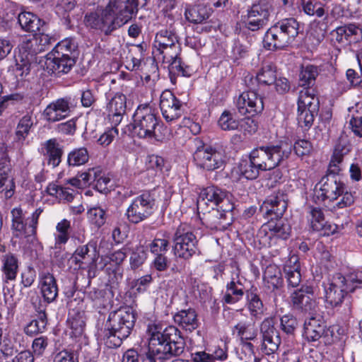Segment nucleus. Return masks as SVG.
<instances>
[{
    "instance_id": "7c9ffc66",
    "label": "nucleus",
    "mask_w": 362,
    "mask_h": 362,
    "mask_svg": "<svg viewBox=\"0 0 362 362\" xmlns=\"http://www.w3.org/2000/svg\"><path fill=\"white\" fill-rule=\"evenodd\" d=\"M29 38L26 37V43H30L31 45H49L51 44L56 43L55 45H74L76 42L72 37L66 38L62 42H58V38L56 35H49L45 33H37L31 34L28 35Z\"/></svg>"
},
{
    "instance_id": "052dcab7",
    "label": "nucleus",
    "mask_w": 362,
    "mask_h": 362,
    "mask_svg": "<svg viewBox=\"0 0 362 362\" xmlns=\"http://www.w3.org/2000/svg\"><path fill=\"white\" fill-rule=\"evenodd\" d=\"M156 42L158 45H175L177 43L180 44L177 36L167 30H161L156 35Z\"/></svg>"
},
{
    "instance_id": "4d7b16f0",
    "label": "nucleus",
    "mask_w": 362,
    "mask_h": 362,
    "mask_svg": "<svg viewBox=\"0 0 362 362\" xmlns=\"http://www.w3.org/2000/svg\"><path fill=\"white\" fill-rule=\"evenodd\" d=\"M303 10L308 16H317L319 18L325 15V10L318 0H302Z\"/></svg>"
},
{
    "instance_id": "37998d69",
    "label": "nucleus",
    "mask_w": 362,
    "mask_h": 362,
    "mask_svg": "<svg viewBox=\"0 0 362 362\" xmlns=\"http://www.w3.org/2000/svg\"><path fill=\"white\" fill-rule=\"evenodd\" d=\"M33 125L32 117L29 115H24L17 124L15 131L14 141L23 144L28 136Z\"/></svg>"
},
{
    "instance_id": "4468645a",
    "label": "nucleus",
    "mask_w": 362,
    "mask_h": 362,
    "mask_svg": "<svg viewBox=\"0 0 362 362\" xmlns=\"http://www.w3.org/2000/svg\"><path fill=\"white\" fill-rule=\"evenodd\" d=\"M272 6L267 0H259L248 11L246 26L252 31L264 27L269 22Z\"/></svg>"
},
{
    "instance_id": "9d476101",
    "label": "nucleus",
    "mask_w": 362,
    "mask_h": 362,
    "mask_svg": "<svg viewBox=\"0 0 362 362\" xmlns=\"http://www.w3.org/2000/svg\"><path fill=\"white\" fill-rule=\"evenodd\" d=\"M344 189V184L337 180L334 175L323 177L316 185L313 199L316 203L329 204L338 200L340 193Z\"/></svg>"
},
{
    "instance_id": "4be33fe9",
    "label": "nucleus",
    "mask_w": 362,
    "mask_h": 362,
    "mask_svg": "<svg viewBox=\"0 0 362 362\" xmlns=\"http://www.w3.org/2000/svg\"><path fill=\"white\" fill-rule=\"evenodd\" d=\"M308 220L313 230L320 232L322 235L329 236L337 230V226L325 220L322 210L319 207H312L309 212Z\"/></svg>"
},
{
    "instance_id": "13d9d810",
    "label": "nucleus",
    "mask_w": 362,
    "mask_h": 362,
    "mask_svg": "<svg viewBox=\"0 0 362 362\" xmlns=\"http://www.w3.org/2000/svg\"><path fill=\"white\" fill-rule=\"evenodd\" d=\"M87 216L89 221L98 228L103 226L106 221L105 211L100 206L90 207Z\"/></svg>"
},
{
    "instance_id": "5701e85b",
    "label": "nucleus",
    "mask_w": 362,
    "mask_h": 362,
    "mask_svg": "<svg viewBox=\"0 0 362 362\" xmlns=\"http://www.w3.org/2000/svg\"><path fill=\"white\" fill-rule=\"evenodd\" d=\"M12 225L11 229L15 237L18 238H25L33 236L35 233L34 226L30 223L28 225L24 218L23 210L16 207L11 211Z\"/></svg>"
},
{
    "instance_id": "f704fd0d",
    "label": "nucleus",
    "mask_w": 362,
    "mask_h": 362,
    "mask_svg": "<svg viewBox=\"0 0 362 362\" xmlns=\"http://www.w3.org/2000/svg\"><path fill=\"white\" fill-rule=\"evenodd\" d=\"M318 107L319 100L316 95V90L313 88H302L299 92L298 107L317 111Z\"/></svg>"
},
{
    "instance_id": "774afa93",
    "label": "nucleus",
    "mask_w": 362,
    "mask_h": 362,
    "mask_svg": "<svg viewBox=\"0 0 362 362\" xmlns=\"http://www.w3.org/2000/svg\"><path fill=\"white\" fill-rule=\"evenodd\" d=\"M117 135L118 129H117V126H112L99 137L98 143L103 146H107L112 142Z\"/></svg>"
},
{
    "instance_id": "a211bd4d",
    "label": "nucleus",
    "mask_w": 362,
    "mask_h": 362,
    "mask_svg": "<svg viewBox=\"0 0 362 362\" xmlns=\"http://www.w3.org/2000/svg\"><path fill=\"white\" fill-rule=\"evenodd\" d=\"M332 40L334 43L351 45L362 40V29L354 24H349L337 28L331 33Z\"/></svg>"
},
{
    "instance_id": "a878e982",
    "label": "nucleus",
    "mask_w": 362,
    "mask_h": 362,
    "mask_svg": "<svg viewBox=\"0 0 362 362\" xmlns=\"http://www.w3.org/2000/svg\"><path fill=\"white\" fill-rule=\"evenodd\" d=\"M212 12V8L205 4H186L184 14L188 22L200 24L206 22Z\"/></svg>"
},
{
    "instance_id": "c85d7f7f",
    "label": "nucleus",
    "mask_w": 362,
    "mask_h": 362,
    "mask_svg": "<svg viewBox=\"0 0 362 362\" xmlns=\"http://www.w3.org/2000/svg\"><path fill=\"white\" fill-rule=\"evenodd\" d=\"M84 313L83 312L75 311L72 310L69 313L68 321L70 325V336L76 340V343L83 340L86 341L88 339L84 334L85 321Z\"/></svg>"
},
{
    "instance_id": "0eeeda50",
    "label": "nucleus",
    "mask_w": 362,
    "mask_h": 362,
    "mask_svg": "<svg viewBox=\"0 0 362 362\" xmlns=\"http://www.w3.org/2000/svg\"><path fill=\"white\" fill-rule=\"evenodd\" d=\"M154 194L145 191L134 197L126 210L125 216L129 222L137 224L148 218L155 211Z\"/></svg>"
},
{
    "instance_id": "f257e3e1",
    "label": "nucleus",
    "mask_w": 362,
    "mask_h": 362,
    "mask_svg": "<svg viewBox=\"0 0 362 362\" xmlns=\"http://www.w3.org/2000/svg\"><path fill=\"white\" fill-rule=\"evenodd\" d=\"M287 208L286 196L282 192H278L276 194L270 196L262 206V210L266 209L267 215L274 214L276 218H271L264 223L261 230L265 233L269 238L287 239L291 233V226L288 223L280 218Z\"/></svg>"
},
{
    "instance_id": "393cba45",
    "label": "nucleus",
    "mask_w": 362,
    "mask_h": 362,
    "mask_svg": "<svg viewBox=\"0 0 362 362\" xmlns=\"http://www.w3.org/2000/svg\"><path fill=\"white\" fill-rule=\"evenodd\" d=\"M75 59L68 54H62V57H52L49 54L46 59L47 69L56 76L67 74L75 64Z\"/></svg>"
},
{
    "instance_id": "bf43d9fd",
    "label": "nucleus",
    "mask_w": 362,
    "mask_h": 362,
    "mask_svg": "<svg viewBox=\"0 0 362 362\" xmlns=\"http://www.w3.org/2000/svg\"><path fill=\"white\" fill-rule=\"evenodd\" d=\"M317 112L298 107V123L299 126L305 129L310 128L314 122L315 115Z\"/></svg>"
},
{
    "instance_id": "69168bd1",
    "label": "nucleus",
    "mask_w": 362,
    "mask_h": 362,
    "mask_svg": "<svg viewBox=\"0 0 362 362\" xmlns=\"http://www.w3.org/2000/svg\"><path fill=\"white\" fill-rule=\"evenodd\" d=\"M100 173V170L98 168H89L87 171L78 174V176L79 177L83 187H86L92 182H94L98 176V173Z\"/></svg>"
},
{
    "instance_id": "aec40b11",
    "label": "nucleus",
    "mask_w": 362,
    "mask_h": 362,
    "mask_svg": "<svg viewBox=\"0 0 362 362\" xmlns=\"http://www.w3.org/2000/svg\"><path fill=\"white\" fill-rule=\"evenodd\" d=\"M127 110V98L122 93H116L106 105L107 117L112 126H118L122 121Z\"/></svg>"
},
{
    "instance_id": "ddd939ff",
    "label": "nucleus",
    "mask_w": 362,
    "mask_h": 362,
    "mask_svg": "<svg viewBox=\"0 0 362 362\" xmlns=\"http://www.w3.org/2000/svg\"><path fill=\"white\" fill-rule=\"evenodd\" d=\"M315 289L313 286L303 285L291 295L293 308L303 313L315 314L317 312L318 304L316 300Z\"/></svg>"
},
{
    "instance_id": "4c0bfd02",
    "label": "nucleus",
    "mask_w": 362,
    "mask_h": 362,
    "mask_svg": "<svg viewBox=\"0 0 362 362\" xmlns=\"http://www.w3.org/2000/svg\"><path fill=\"white\" fill-rule=\"evenodd\" d=\"M18 21L23 30L32 34L39 31L43 24L42 20L31 12H21L18 15Z\"/></svg>"
},
{
    "instance_id": "2f4dec72",
    "label": "nucleus",
    "mask_w": 362,
    "mask_h": 362,
    "mask_svg": "<svg viewBox=\"0 0 362 362\" xmlns=\"http://www.w3.org/2000/svg\"><path fill=\"white\" fill-rule=\"evenodd\" d=\"M44 155L47 158V163L55 168L62 161L63 148L56 139L46 141L43 144Z\"/></svg>"
},
{
    "instance_id": "864d4df0",
    "label": "nucleus",
    "mask_w": 362,
    "mask_h": 362,
    "mask_svg": "<svg viewBox=\"0 0 362 362\" xmlns=\"http://www.w3.org/2000/svg\"><path fill=\"white\" fill-rule=\"evenodd\" d=\"M219 127L223 131H233L238 129L240 126V120L235 113L225 110L221 115L218 121Z\"/></svg>"
},
{
    "instance_id": "2eb2a0df",
    "label": "nucleus",
    "mask_w": 362,
    "mask_h": 362,
    "mask_svg": "<svg viewBox=\"0 0 362 362\" xmlns=\"http://www.w3.org/2000/svg\"><path fill=\"white\" fill-rule=\"evenodd\" d=\"M160 109L166 122L179 119L183 114V103L170 90H165L160 96Z\"/></svg>"
},
{
    "instance_id": "c9c22d12",
    "label": "nucleus",
    "mask_w": 362,
    "mask_h": 362,
    "mask_svg": "<svg viewBox=\"0 0 362 362\" xmlns=\"http://www.w3.org/2000/svg\"><path fill=\"white\" fill-rule=\"evenodd\" d=\"M90 250H92L94 253L96 252L95 242L90 241L86 245L78 247L74 251L72 255V259L78 264L80 268H83V264H90L94 260L95 254H94V257H90V255H89Z\"/></svg>"
},
{
    "instance_id": "338daca9",
    "label": "nucleus",
    "mask_w": 362,
    "mask_h": 362,
    "mask_svg": "<svg viewBox=\"0 0 362 362\" xmlns=\"http://www.w3.org/2000/svg\"><path fill=\"white\" fill-rule=\"evenodd\" d=\"M337 201L332 206L334 209H344L348 206H350L354 202V197L351 192L345 191L344 189L343 192L340 193L338 197Z\"/></svg>"
},
{
    "instance_id": "412c9836",
    "label": "nucleus",
    "mask_w": 362,
    "mask_h": 362,
    "mask_svg": "<svg viewBox=\"0 0 362 362\" xmlns=\"http://www.w3.org/2000/svg\"><path fill=\"white\" fill-rule=\"evenodd\" d=\"M231 279L226 285V291L223 300L228 304H234L240 300L244 296V286L239 275L240 269L238 267H232Z\"/></svg>"
},
{
    "instance_id": "b1692460",
    "label": "nucleus",
    "mask_w": 362,
    "mask_h": 362,
    "mask_svg": "<svg viewBox=\"0 0 362 362\" xmlns=\"http://www.w3.org/2000/svg\"><path fill=\"white\" fill-rule=\"evenodd\" d=\"M86 21L88 26L101 30L106 33L117 28L107 6L101 11L86 16Z\"/></svg>"
},
{
    "instance_id": "473e14b6",
    "label": "nucleus",
    "mask_w": 362,
    "mask_h": 362,
    "mask_svg": "<svg viewBox=\"0 0 362 362\" xmlns=\"http://www.w3.org/2000/svg\"><path fill=\"white\" fill-rule=\"evenodd\" d=\"M38 300L39 303H40V300ZM33 305L38 315L37 319L33 320L24 327L25 333L29 336L43 332L45 330L47 322L44 306L40 304L39 307L37 308L34 303Z\"/></svg>"
},
{
    "instance_id": "49530a36",
    "label": "nucleus",
    "mask_w": 362,
    "mask_h": 362,
    "mask_svg": "<svg viewBox=\"0 0 362 362\" xmlns=\"http://www.w3.org/2000/svg\"><path fill=\"white\" fill-rule=\"evenodd\" d=\"M174 47H155L152 51L153 59L162 61L168 65L177 57H179L180 49L174 50Z\"/></svg>"
},
{
    "instance_id": "dca6fc26",
    "label": "nucleus",
    "mask_w": 362,
    "mask_h": 362,
    "mask_svg": "<svg viewBox=\"0 0 362 362\" xmlns=\"http://www.w3.org/2000/svg\"><path fill=\"white\" fill-rule=\"evenodd\" d=\"M303 335L308 341L330 343L331 332L320 317L312 316L305 321Z\"/></svg>"
},
{
    "instance_id": "603ef678",
    "label": "nucleus",
    "mask_w": 362,
    "mask_h": 362,
    "mask_svg": "<svg viewBox=\"0 0 362 362\" xmlns=\"http://www.w3.org/2000/svg\"><path fill=\"white\" fill-rule=\"evenodd\" d=\"M8 170H0V194L5 199L11 198L15 192L13 179L8 175Z\"/></svg>"
},
{
    "instance_id": "cd10ccee",
    "label": "nucleus",
    "mask_w": 362,
    "mask_h": 362,
    "mask_svg": "<svg viewBox=\"0 0 362 362\" xmlns=\"http://www.w3.org/2000/svg\"><path fill=\"white\" fill-rule=\"evenodd\" d=\"M39 287L44 300L50 303L58 295V287L54 276L49 272H42L40 274Z\"/></svg>"
},
{
    "instance_id": "ea45409f",
    "label": "nucleus",
    "mask_w": 362,
    "mask_h": 362,
    "mask_svg": "<svg viewBox=\"0 0 362 362\" xmlns=\"http://www.w3.org/2000/svg\"><path fill=\"white\" fill-rule=\"evenodd\" d=\"M261 169L257 165L252 157L242 159L237 168L238 173L247 180H255L259 175Z\"/></svg>"
},
{
    "instance_id": "09e8293b",
    "label": "nucleus",
    "mask_w": 362,
    "mask_h": 362,
    "mask_svg": "<svg viewBox=\"0 0 362 362\" xmlns=\"http://www.w3.org/2000/svg\"><path fill=\"white\" fill-rule=\"evenodd\" d=\"M169 246V235L166 233H158L148 245L151 254L153 255L166 254Z\"/></svg>"
},
{
    "instance_id": "72a5a7b5",
    "label": "nucleus",
    "mask_w": 362,
    "mask_h": 362,
    "mask_svg": "<svg viewBox=\"0 0 362 362\" xmlns=\"http://www.w3.org/2000/svg\"><path fill=\"white\" fill-rule=\"evenodd\" d=\"M77 344V358H80L82 362H96L99 356L100 351L98 346L95 344L90 345L88 339L86 341L83 340Z\"/></svg>"
},
{
    "instance_id": "c756f323",
    "label": "nucleus",
    "mask_w": 362,
    "mask_h": 362,
    "mask_svg": "<svg viewBox=\"0 0 362 362\" xmlns=\"http://www.w3.org/2000/svg\"><path fill=\"white\" fill-rule=\"evenodd\" d=\"M173 319L175 322L187 331L192 332L196 329L199 325L197 315L194 310H182L177 313Z\"/></svg>"
},
{
    "instance_id": "c03bdc74",
    "label": "nucleus",
    "mask_w": 362,
    "mask_h": 362,
    "mask_svg": "<svg viewBox=\"0 0 362 362\" xmlns=\"http://www.w3.org/2000/svg\"><path fill=\"white\" fill-rule=\"evenodd\" d=\"M257 80L260 85L270 86L276 78V68L272 63H264L257 73Z\"/></svg>"
},
{
    "instance_id": "bb28decb",
    "label": "nucleus",
    "mask_w": 362,
    "mask_h": 362,
    "mask_svg": "<svg viewBox=\"0 0 362 362\" xmlns=\"http://www.w3.org/2000/svg\"><path fill=\"white\" fill-rule=\"evenodd\" d=\"M0 263L2 281L4 283L15 281L19 269L17 256L11 252L4 254L0 257Z\"/></svg>"
},
{
    "instance_id": "680f3d73",
    "label": "nucleus",
    "mask_w": 362,
    "mask_h": 362,
    "mask_svg": "<svg viewBox=\"0 0 362 362\" xmlns=\"http://www.w3.org/2000/svg\"><path fill=\"white\" fill-rule=\"evenodd\" d=\"M295 153L299 157L308 156L313 151L312 144L306 139H299L293 144Z\"/></svg>"
},
{
    "instance_id": "de8ad7c7",
    "label": "nucleus",
    "mask_w": 362,
    "mask_h": 362,
    "mask_svg": "<svg viewBox=\"0 0 362 362\" xmlns=\"http://www.w3.org/2000/svg\"><path fill=\"white\" fill-rule=\"evenodd\" d=\"M317 75V66L308 65L303 67L299 75V86L303 88H313Z\"/></svg>"
},
{
    "instance_id": "79ce46f5",
    "label": "nucleus",
    "mask_w": 362,
    "mask_h": 362,
    "mask_svg": "<svg viewBox=\"0 0 362 362\" xmlns=\"http://www.w3.org/2000/svg\"><path fill=\"white\" fill-rule=\"evenodd\" d=\"M169 75L170 81L175 83L176 76L189 77L194 73V69L182 62L180 57H177L169 65Z\"/></svg>"
},
{
    "instance_id": "5fc2aeb1",
    "label": "nucleus",
    "mask_w": 362,
    "mask_h": 362,
    "mask_svg": "<svg viewBox=\"0 0 362 362\" xmlns=\"http://www.w3.org/2000/svg\"><path fill=\"white\" fill-rule=\"evenodd\" d=\"M263 279L269 288H278L282 284L281 272L276 266L267 267L264 271Z\"/></svg>"
},
{
    "instance_id": "a19ab883",
    "label": "nucleus",
    "mask_w": 362,
    "mask_h": 362,
    "mask_svg": "<svg viewBox=\"0 0 362 362\" xmlns=\"http://www.w3.org/2000/svg\"><path fill=\"white\" fill-rule=\"evenodd\" d=\"M284 272L288 286H298L301 281L300 265L297 257H292L284 267Z\"/></svg>"
},
{
    "instance_id": "f8f14e48",
    "label": "nucleus",
    "mask_w": 362,
    "mask_h": 362,
    "mask_svg": "<svg viewBox=\"0 0 362 362\" xmlns=\"http://www.w3.org/2000/svg\"><path fill=\"white\" fill-rule=\"evenodd\" d=\"M325 302L331 307L339 305L346 295L354 291V287L348 284L346 278L340 274L333 276L327 287L325 288Z\"/></svg>"
},
{
    "instance_id": "20e7f679",
    "label": "nucleus",
    "mask_w": 362,
    "mask_h": 362,
    "mask_svg": "<svg viewBox=\"0 0 362 362\" xmlns=\"http://www.w3.org/2000/svg\"><path fill=\"white\" fill-rule=\"evenodd\" d=\"M230 197V194L226 190L216 186H209L201 191L197 206L202 210L205 209V206L206 209L213 210L218 207L215 213L220 215V218H225L226 214L230 212L234 208Z\"/></svg>"
},
{
    "instance_id": "58836bf2",
    "label": "nucleus",
    "mask_w": 362,
    "mask_h": 362,
    "mask_svg": "<svg viewBox=\"0 0 362 362\" xmlns=\"http://www.w3.org/2000/svg\"><path fill=\"white\" fill-rule=\"evenodd\" d=\"M247 308L252 319L259 320L264 315V306L259 296L253 291L247 293Z\"/></svg>"
},
{
    "instance_id": "e2e57ef3",
    "label": "nucleus",
    "mask_w": 362,
    "mask_h": 362,
    "mask_svg": "<svg viewBox=\"0 0 362 362\" xmlns=\"http://www.w3.org/2000/svg\"><path fill=\"white\" fill-rule=\"evenodd\" d=\"M154 60L153 59H147L144 62V66L141 71V77L144 76L146 81L150 80L152 75L158 76V68Z\"/></svg>"
},
{
    "instance_id": "423d86ee",
    "label": "nucleus",
    "mask_w": 362,
    "mask_h": 362,
    "mask_svg": "<svg viewBox=\"0 0 362 362\" xmlns=\"http://www.w3.org/2000/svg\"><path fill=\"white\" fill-rule=\"evenodd\" d=\"M193 144V160L198 168L213 171L223 166L224 159L221 152L204 144L199 138L194 139Z\"/></svg>"
},
{
    "instance_id": "9b49d317",
    "label": "nucleus",
    "mask_w": 362,
    "mask_h": 362,
    "mask_svg": "<svg viewBox=\"0 0 362 362\" xmlns=\"http://www.w3.org/2000/svg\"><path fill=\"white\" fill-rule=\"evenodd\" d=\"M174 251L177 257L189 259L197 250V240L187 224H181L177 228L173 238Z\"/></svg>"
},
{
    "instance_id": "39448f33",
    "label": "nucleus",
    "mask_w": 362,
    "mask_h": 362,
    "mask_svg": "<svg viewBox=\"0 0 362 362\" xmlns=\"http://www.w3.org/2000/svg\"><path fill=\"white\" fill-rule=\"evenodd\" d=\"M158 125L155 110L149 104L139 105L133 116V134L141 139L158 140L156 133Z\"/></svg>"
},
{
    "instance_id": "6e6552de",
    "label": "nucleus",
    "mask_w": 362,
    "mask_h": 362,
    "mask_svg": "<svg viewBox=\"0 0 362 362\" xmlns=\"http://www.w3.org/2000/svg\"><path fill=\"white\" fill-rule=\"evenodd\" d=\"M146 4V0H109L107 5L117 28L128 23L138 12L139 7Z\"/></svg>"
},
{
    "instance_id": "1a4fd4ad",
    "label": "nucleus",
    "mask_w": 362,
    "mask_h": 362,
    "mask_svg": "<svg viewBox=\"0 0 362 362\" xmlns=\"http://www.w3.org/2000/svg\"><path fill=\"white\" fill-rule=\"evenodd\" d=\"M276 324L275 317H269L264 319L260 325V334L262 344L260 346L263 354L276 359L277 351L281 344L279 332L275 327Z\"/></svg>"
},
{
    "instance_id": "7ed1b4c3",
    "label": "nucleus",
    "mask_w": 362,
    "mask_h": 362,
    "mask_svg": "<svg viewBox=\"0 0 362 362\" xmlns=\"http://www.w3.org/2000/svg\"><path fill=\"white\" fill-rule=\"evenodd\" d=\"M291 152V147L281 144L262 146L253 149L249 155L262 171H266L274 169L288 158Z\"/></svg>"
},
{
    "instance_id": "0e129e2a",
    "label": "nucleus",
    "mask_w": 362,
    "mask_h": 362,
    "mask_svg": "<svg viewBox=\"0 0 362 362\" xmlns=\"http://www.w3.org/2000/svg\"><path fill=\"white\" fill-rule=\"evenodd\" d=\"M147 258V254L143 247H139L130 257V264L132 269L139 267Z\"/></svg>"
},
{
    "instance_id": "8fccbe9b",
    "label": "nucleus",
    "mask_w": 362,
    "mask_h": 362,
    "mask_svg": "<svg viewBox=\"0 0 362 362\" xmlns=\"http://www.w3.org/2000/svg\"><path fill=\"white\" fill-rule=\"evenodd\" d=\"M233 334L247 341L253 340L257 336L253 325L247 321H241L235 325L233 329Z\"/></svg>"
},
{
    "instance_id": "6e6d98bb",
    "label": "nucleus",
    "mask_w": 362,
    "mask_h": 362,
    "mask_svg": "<svg viewBox=\"0 0 362 362\" xmlns=\"http://www.w3.org/2000/svg\"><path fill=\"white\" fill-rule=\"evenodd\" d=\"M279 24L281 35H288V38H293L298 34V23L296 19H284Z\"/></svg>"
},
{
    "instance_id": "6ab92c4d",
    "label": "nucleus",
    "mask_w": 362,
    "mask_h": 362,
    "mask_svg": "<svg viewBox=\"0 0 362 362\" xmlns=\"http://www.w3.org/2000/svg\"><path fill=\"white\" fill-rule=\"evenodd\" d=\"M73 107L71 98L57 99L47 106L43 115L49 122H55L68 117Z\"/></svg>"
},
{
    "instance_id": "f03ea898",
    "label": "nucleus",
    "mask_w": 362,
    "mask_h": 362,
    "mask_svg": "<svg viewBox=\"0 0 362 362\" xmlns=\"http://www.w3.org/2000/svg\"><path fill=\"white\" fill-rule=\"evenodd\" d=\"M135 320L134 313L129 308L111 313L105 323L106 346L109 348L119 346L122 340L130 334Z\"/></svg>"
},
{
    "instance_id": "f3484780",
    "label": "nucleus",
    "mask_w": 362,
    "mask_h": 362,
    "mask_svg": "<svg viewBox=\"0 0 362 362\" xmlns=\"http://www.w3.org/2000/svg\"><path fill=\"white\" fill-rule=\"evenodd\" d=\"M236 106L241 115L250 114L253 116L263 110V98L256 91H245L238 98Z\"/></svg>"
},
{
    "instance_id": "3c124183",
    "label": "nucleus",
    "mask_w": 362,
    "mask_h": 362,
    "mask_svg": "<svg viewBox=\"0 0 362 362\" xmlns=\"http://www.w3.org/2000/svg\"><path fill=\"white\" fill-rule=\"evenodd\" d=\"M89 160V153L86 148L73 149L68 153L67 163L69 166L77 167L86 164Z\"/></svg>"
},
{
    "instance_id": "e433bc0d",
    "label": "nucleus",
    "mask_w": 362,
    "mask_h": 362,
    "mask_svg": "<svg viewBox=\"0 0 362 362\" xmlns=\"http://www.w3.org/2000/svg\"><path fill=\"white\" fill-rule=\"evenodd\" d=\"M29 47H17L14 52L16 60V71L21 77L26 76L30 71V57L28 53Z\"/></svg>"
},
{
    "instance_id": "a18cd8bd",
    "label": "nucleus",
    "mask_w": 362,
    "mask_h": 362,
    "mask_svg": "<svg viewBox=\"0 0 362 362\" xmlns=\"http://www.w3.org/2000/svg\"><path fill=\"white\" fill-rule=\"evenodd\" d=\"M46 192L59 201L70 202L74 198V191L72 189L62 187L56 183H50L47 187Z\"/></svg>"
}]
</instances>
